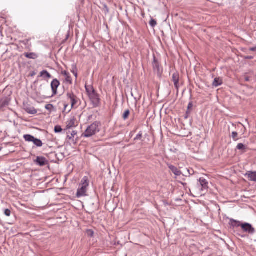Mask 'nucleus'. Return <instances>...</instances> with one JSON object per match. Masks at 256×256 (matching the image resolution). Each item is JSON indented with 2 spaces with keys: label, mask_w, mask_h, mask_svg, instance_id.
<instances>
[{
  "label": "nucleus",
  "mask_w": 256,
  "mask_h": 256,
  "mask_svg": "<svg viewBox=\"0 0 256 256\" xmlns=\"http://www.w3.org/2000/svg\"><path fill=\"white\" fill-rule=\"evenodd\" d=\"M232 137L233 138L234 140L236 141L238 139V132H232Z\"/></svg>",
  "instance_id": "23"
},
{
  "label": "nucleus",
  "mask_w": 256,
  "mask_h": 256,
  "mask_svg": "<svg viewBox=\"0 0 256 256\" xmlns=\"http://www.w3.org/2000/svg\"><path fill=\"white\" fill-rule=\"evenodd\" d=\"M168 166L174 175L179 176L182 174V172L178 170L175 166L170 164H168Z\"/></svg>",
  "instance_id": "8"
},
{
  "label": "nucleus",
  "mask_w": 256,
  "mask_h": 256,
  "mask_svg": "<svg viewBox=\"0 0 256 256\" xmlns=\"http://www.w3.org/2000/svg\"><path fill=\"white\" fill-rule=\"evenodd\" d=\"M24 56L26 58L30 59H36L38 58V55L34 52L25 53Z\"/></svg>",
  "instance_id": "17"
},
{
  "label": "nucleus",
  "mask_w": 256,
  "mask_h": 256,
  "mask_svg": "<svg viewBox=\"0 0 256 256\" xmlns=\"http://www.w3.org/2000/svg\"><path fill=\"white\" fill-rule=\"evenodd\" d=\"M72 72L74 74V75L76 78L78 74H77V72H76V66H73L72 70Z\"/></svg>",
  "instance_id": "28"
},
{
  "label": "nucleus",
  "mask_w": 256,
  "mask_h": 256,
  "mask_svg": "<svg viewBox=\"0 0 256 256\" xmlns=\"http://www.w3.org/2000/svg\"><path fill=\"white\" fill-rule=\"evenodd\" d=\"M100 126L101 124L100 122L97 121L94 122L88 126L86 130L82 134V136L84 138H90L92 136L95 135L100 131Z\"/></svg>",
  "instance_id": "1"
},
{
  "label": "nucleus",
  "mask_w": 256,
  "mask_h": 256,
  "mask_svg": "<svg viewBox=\"0 0 256 256\" xmlns=\"http://www.w3.org/2000/svg\"><path fill=\"white\" fill-rule=\"evenodd\" d=\"M125 112H129V111L128 110H126Z\"/></svg>",
  "instance_id": "43"
},
{
  "label": "nucleus",
  "mask_w": 256,
  "mask_h": 256,
  "mask_svg": "<svg viewBox=\"0 0 256 256\" xmlns=\"http://www.w3.org/2000/svg\"><path fill=\"white\" fill-rule=\"evenodd\" d=\"M229 224L232 227L234 228H238L239 226L241 227V225L242 224L239 221H238L236 220H234L232 218H231L230 220V222Z\"/></svg>",
  "instance_id": "13"
},
{
  "label": "nucleus",
  "mask_w": 256,
  "mask_h": 256,
  "mask_svg": "<svg viewBox=\"0 0 256 256\" xmlns=\"http://www.w3.org/2000/svg\"><path fill=\"white\" fill-rule=\"evenodd\" d=\"M34 162L36 164L40 166H46L48 164V160L43 156H37Z\"/></svg>",
  "instance_id": "6"
},
{
  "label": "nucleus",
  "mask_w": 256,
  "mask_h": 256,
  "mask_svg": "<svg viewBox=\"0 0 256 256\" xmlns=\"http://www.w3.org/2000/svg\"><path fill=\"white\" fill-rule=\"evenodd\" d=\"M86 234L88 236L92 238L94 236V232L92 230H86Z\"/></svg>",
  "instance_id": "24"
},
{
  "label": "nucleus",
  "mask_w": 256,
  "mask_h": 256,
  "mask_svg": "<svg viewBox=\"0 0 256 256\" xmlns=\"http://www.w3.org/2000/svg\"><path fill=\"white\" fill-rule=\"evenodd\" d=\"M46 108L48 110H50L52 108V106L51 105V104H48V105H46Z\"/></svg>",
  "instance_id": "31"
},
{
  "label": "nucleus",
  "mask_w": 256,
  "mask_h": 256,
  "mask_svg": "<svg viewBox=\"0 0 256 256\" xmlns=\"http://www.w3.org/2000/svg\"><path fill=\"white\" fill-rule=\"evenodd\" d=\"M86 188H87L84 187V186H82L80 188H79L77 191V193L76 194V196L78 198H80L81 196H86Z\"/></svg>",
  "instance_id": "10"
},
{
  "label": "nucleus",
  "mask_w": 256,
  "mask_h": 256,
  "mask_svg": "<svg viewBox=\"0 0 256 256\" xmlns=\"http://www.w3.org/2000/svg\"><path fill=\"white\" fill-rule=\"evenodd\" d=\"M68 101L71 104V107L74 108L78 106V98L72 93L68 94Z\"/></svg>",
  "instance_id": "4"
},
{
  "label": "nucleus",
  "mask_w": 256,
  "mask_h": 256,
  "mask_svg": "<svg viewBox=\"0 0 256 256\" xmlns=\"http://www.w3.org/2000/svg\"><path fill=\"white\" fill-rule=\"evenodd\" d=\"M142 138V133L140 132L135 138L134 140H140Z\"/></svg>",
  "instance_id": "29"
},
{
  "label": "nucleus",
  "mask_w": 256,
  "mask_h": 256,
  "mask_svg": "<svg viewBox=\"0 0 256 256\" xmlns=\"http://www.w3.org/2000/svg\"><path fill=\"white\" fill-rule=\"evenodd\" d=\"M68 106V105H66V104L64 105V110H68L67 109V107Z\"/></svg>",
  "instance_id": "39"
},
{
  "label": "nucleus",
  "mask_w": 256,
  "mask_h": 256,
  "mask_svg": "<svg viewBox=\"0 0 256 256\" xmlns=\"http://www.w3.org/2000/svg\"><path fill=\"white\" fill-rule=\"evenodd\" d=\"M50 155L52 156H56V154L55 152H51L49 154Z\"/></svg>",
  "instance_id": "36"
},
{
  "label": "nucleus",
  "mask_w": 256,
  "mask_h": 256,
  "mask_svg": "<svg viewBox=\"0 0 256 256\" xmlns=\"http://www.w3.org/2000/svg\"><path fill=\"white\" fill-rule=\"evenodd\" d=\"M59 86L60 82L58 80L54 79L52 81L51 83V87L54 94H56L57 88Z\"/></svg>",
  "instance_id": "9"
},
{
  "label": "nucleus",
  "mask_w": 256,
  "mask_h": 256,
  "mask_svg": "<svg viewBox=\"0 0 256 256\" xmlns=\"http://www.w3.org/2000/svg\"><path fill=\"white\" fill-rule=\"evenodd\" d=\"M164 106H162V107L160 108V112H162V111L163 110V109L164 108Z\"/></svg>",
  "instance_id": "41"
},
{
  "label": "nucleus",
  "mask_w": 256,
  "mask_h": 256,
  "mask_svg": "<svg viewBox=\"0 0 256 256\" xmlns=\"http://www.w3.org/2000/svg\"><path fill=\"white\" fill-rule=\"evenodd\" d=\"M30 114H34V112H32V113H30Z\"/></svg>",
  "instance_id": "44"
},
{
  "label": "nucleus",
  "mask_w": 256,
  "mask_h": 256,
  "mask_svg": "<svg viewBox=\"0 0 256 256\" xmlns=\"http://www.w3.org/2000/svg\"><path fill=\"white\" fill-rule=\"evenodd\" d=\"M104 11L106 12H108L109 11L108 6H104Z\"/></svg>",
  "instance_id": "35"
},
{
  "label": "nucleus",
  "mask_w": 256,
  "mask_h": 256,
  "mask_svg": "<svg viewBox=\"0 0 256 256\" xmlns=\"http://www.w3.org/2000/svg\"><path fill=\"white\" fill-rule=\"evenodd\" d=\"M78 126V122L74 117H72L66 122V129H70Z\"/></svg>",
  "instance_id": "7"
},
{
  "label": "nucleus",
  "mask_w": 256,
  "mask_h": 256,
  "mask_svg": "<svg viewBox=\"0 0 256 256\" xmlns=\"http://www.w3.org/2000/svg\"><path fill=\"white\" fill-rule=\"evenodd\" d=\"M190 114V113H184V114L182 116L184 118V119H186L188 118Z\"/></svg>",
  "instance_id": "32"
},
{
  "label": "nucleus",
  "mask_w": 256,
  "mask_h": 256,
  "mask_svg": "<svg viewBox=\"0 0 256 256\" xmlns=\"http://www.w3.org/2000/svg\"><path fill=\"white\" fill-rule=\"evenodd\" d=\"M172 81L175 87L178 89L179 86V74L177 72H174L172 74Z\"/></svg>",
  "instance_id": "12"
},
{
  "label": "nucleus",
  "mask_w": 256,
  "mask_h": 256,
  "mask_svg": "<svg viewBox=\"0 0 256 256\" xmlns=\"http://www.w3.org/2000/svg\"><path fill=\"white\" fill-rule=\"evenodd\" d=\"M4 214L6 216H10L11 214V211L10 209H5L4 210Z\"/></svg>",
  "instance_id": "25"
},
{
  "label": "nucleus",
  "mask_w": 256,
  "mask_h": 256,
  "mask_svg": "<svg viewBox=\"0 0 256 256\" xmlns=\"http://www.w3.org/2000/svg\"><path fill=\"white\" fill-rule=\"evenodd\" d=\"M86 88L88 94L94 106H96L100 103V98L98 94L96 92L93 88L90 86H86Z\"/></svg>",
  "instance_id": "2"
},
{
  "label": "nucleus",
  "mask_w": 256,
  "mask_h": 256,
  "mask_svg": "<svg viewBox=\"0 0 256 256\" xmlns=\"http://www.w3.org/2000/svg\"><path fill=\"white\" fill-rule=\"evenodd\" d=\"M159 114H160V117L162 118V112L159 113Z\"/></svg>",
  "instance_id": "42"
},
{
  "label": "nucleus",
  "mask_w": 256,
  "mask_h": 256,
  "mask_svg": "<svg viewBox=\"0 0 256 256\" xmlns=\"http://www.w3.org/2000/svg\"><path fill=\"white\" fill-rule=\"evenodd\" d=\"M250 50L251 51L256 52V46L254 47L250 48Z\"/></svg>",
  "instance_id": "34"
},
{
  "label": "nucleus",
  "mask_w": 256,
  "mask_h": 256,
  "mask_svg": "<svg viewBox=\"0 0 256 256\" xmlns=\"http://www.w3.org/2000/svg\"><path fill=\"white\" fill-rule=\"evenodd\" d=\"M192 105L191 104H190L188 106V109L190 110L191 107H192Z\"/></svg>",
  "instance_id": "38"
},
{
  "label": "nucleus",
  "mask_w": 256,
  "mask_h": 256,
  "mask_svg": "<svg viewBox=\"0 0 256 256\" xmlns=\"http://www.w3.org/2000/svg\"><path fill=\"white\" fill-rule=\"evenodd\" d=\"M40 76H42L44 78H51L50 74L46 70H43L40 72Z\"/></svg>",
  "instance_id": "18"
},
{
  "label": "nucleus",
  "mask_w": 256,
  "mask_h": 256,
  "mask_svg": "<svg viewBox=\"0 0 256 256\" xmlns=\"http://www.w3.org/2000/svg\"><path fill=\"white\" fill-rule=\"evenodd\" d=\"M200 184L202 186V190H207L208 188V182L203 178H200L199 180Z\"/></svg>",
  "instance_id": "11"
},
{
  "label": "nucleus",
  "mask_w": 256,
  "mask_h": 256,
  "mask_svg": "<svg viewBox=\"0 0 256 256\" xmlns=\"http://www.w3.org/2000/svg\"><path fill=\"white\" fill-rule=\"evenodd\" d=\"M236 148L239 150H242L243 152H246V146L243 144H238L236 146Z\"/></svg>",
  "instance_id": "21"
},
{
  "label": "nucleus",
  "mask_w": 256,
  "mask_h": 256,
  "mask_svg": "<svg viewBox=\"0 0 256 256\" xmlns=\"http://www.w3.org/2000/svg\"><path fill=\"white\" fill-rule=\"evenodd\" d=\"M77 134V132L76 131H72L71 133V134L70 136H68V138L69 139V140H70L72 139V138H73L75 135H76Z\"/></svg>",
  "instance_id": "26"
},
{
  "label": "nucleus",
  "mask_w": 256,
  "mask_h": 256,
  "mask_svg": "<svg viewBox=\"0 0 256 256\" xmlns=\"http://www.w3.org/2000/svg\"><path fill=\"white\" fill-rule=\"evenodd\" d=\"M183 176H189L188 172L186 173L185 174H184Z\"/></svg>",
  "instance_id": "40"
},
{
  "label": "nucleus",
  "mask_w": 256,
  "mask_h": 256,
  "mask_svg": "<svg viewBox=\"0 0 256 256\" xmlns=\"http://www.w3.org/2000/svg\"><path fill=\"white\" fill-rule=\"evenodd\" d=\"M249 180L251 181L256 182V172H248L246 174Z\"/></svg>",
  "instance_id": "14"
},
{
  "label": "nucleus",
  "mask_w": 256,
  "mask_h": 256,
  "mask_svg": "<svg viewBox=\"0 0 256 256\" xmlns=\"http://www.w3.org/2000/svg\"><path fill=\"white\" fill-rule=\"evenodd\" d=\"M154 68L158 66V63L156 62V60H154Z\"/></svg>",
  "instance_id": "37"
},
{
  "label": "nucleus",
  "mask_w": 256,
  "mask_h": 256,
  "mask_svg": "<svg viewBox=\"0 0 256 256\" xmlns=\"http://www.w3.org/2000/svg\"><path fill=\"white\" fill-rule=\"evenodd\" d=\"M130 113H124L123 118L124 120H126L129 116Z\"/></svg>",
  "instance_id": "30"
},
{
  "label": "nucleus",
  "mask_w": 256,
  "mask_h": 256,
  "mask_svg": "<svg viewBox=\"0 0 256 256\" xmlns=\"http://www.w3.org/2000/svg\"><path fill=\"white\" fill-rule=\"evenodd\" d=\"M241 228L244 232H248L250 234H254L256 232L254 228L249 223H242Z\"/></svg>",
  "instance_id": "5"
},
{
  "label": "nucleus",
  "mask_w": 256,
  "mask_h": 256,
  "mask_svg": "<svg viewBox=\"0 0 256 256\" xmlns=\"http://www.w3.org/2000/svg\"><path fill=\"white\" fill-rule=\"evenodd\" d=\"M156 22L152 18L150 20V25L153 28L156 25Z\"/></svg>",
  "instance_id": "27"
},
{
  "label": "nucleus",
  "mask_w": 256,
  "mask_h": 256,
  "mask_svg": "<svg viewBox=\"0 0 256 256\" xmlns=\"http://www.w3.org/2000/svg\"><path fill=\"white\" fill-rule=\"evenodd\" d=\"M187 172H188V176H190V175H191V174H193V173H194V171H193V170H187Z\"/></svg>",
  "instance_id": "33"
},
{
  "label": "nucleus",
  "mask_w": 256,
  "mask_h": 256,
  "mask_svg": "<svg viewBox=\"0 0 256 256\" xmlns=\"http://www.w3.org/2000/svg\"><path fill=\"white\" fill-rule=\"evenodd\" d=\"M222 84V80L220 78H216L212 83L214 86H218Z\"/></svg>",
  "instance_id": "19"
},
{
  "label": "nucleus",
  "mask_w": 256,
  "mask_h": 256,
  "mask_svg": "<svg viewBox=\"0 0 256 256\" xmlns=\"http://www.w3.org/2000/svg\"><path fill=\"white\" fill-rule=\"evenodd\" d=\"M62 74L65 76L66 80L68 82H72V79L69 74L66 71L62 72Z\"/></svg>",
  "instance_id": "20"
},
{
  "label": "nucleus",
  "mask_w": 256,
  "mask_h": 256,
  "mask_svg": "<svg viewBox=\"0 0 256 256\" xmlns=\"http://www.w3.org/2000/svg\"><path fill=\"white\" fill-rule=\"evenodd\" d=\"M10 100L8 98H6L0 100V108H2L8 105Z\"/></svg>",
  "instance_id": "15"
},
{
  "label": "nucleus",
  "mask_w": 256,
  "mask_h": 256,
  "mask_svg": "<svg viewBox=\"0 0 256 256\" xmlns=\"http://www.w3.org/2000/svg\"><path fill=\"white\" fill-rule=\"evenodd\" d=\"M81 184L82 186L87 188L89 185V180L88 177L86 176H84L81 181Z\"/></svg>",
  "instance_id": "16"
},
{
  "label": "nucleus",
  "mask_w": 256,
  "mask_h": 256,
  "mask_svg": "<svg viewBox=\"0 0 256 256\" xmlns=\"http://www.w3.org/2000/svg\"><path fill=\"white\" fill-rule=\"evenodd\" d=\"M24 138L26 141L28 142H32L36 146L41 147L42 146V141L36 138L30 134H25L24 136Z\"/></svg>",
  "instance_id": "3"
},
{
  "label": "nucleus",
  "mask_w": 256,
  "mask_h": 256,
  "mask_svg": "<svg viewBox=\"0 0 256 256\" xmlns=\"http://www.w3.org/2000/svg\"><path fill=\"white\" fill-rule=\"evenodd\" d=\"M54 132L56 133H60L62 132V129L60 126H56L54 127Z\"/></svg>",
  "instance_id": "22"
}]
</instances>
